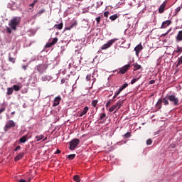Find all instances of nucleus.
Returning <instances> with one entry per match:
<instances>
[{
	"mask_svg": "<svg viewBox=\"0 0 182 182\" xmlns=\"http://www.w3.org/2000/svg\"><path fill=\"white\" fill-rule=\"evenodd\" d=\"M168 100L173 106H180V105H181L180 99H178L176 95H168Z\"/></svg>",
	"mask_w": 182,
	"mask_h": 182,
	"instance_id": "nucleus-1",
	"label": "nucleus"
},
{
	"mask_svg": "<svg viewBox=\"0 0 182 182\" xmlns=\"http://www.w3.org/2000/svg\"><path fill=\"white\" fill-rule=\"evenodd\" d=\"M20 22H21V19L18 17H15L11 20L9 25V26H11V29L15 31V30H16V26H18V25H19Z\"/></svg>",
	"mask_w": 182,
	"mask_h": 182,
	"instance_id": "nucleus-2",
	"label": "nucleus"
},
{
	"mask_svg": "<svg viewBox=\"0 0 182 182\" xmlns=\"http://www.w3.org/2000/svg\"><path fill=\"white\" fill-rule=\"evenodd\" d=\"M117 41H119V38H112V39L109 40L107 43L104 44L101 47L102 50L109 49V48H110V46H112V45H113V43H114V42H116Z\"/></svg>",
	"mask_w": 182,
	"mask_h": 182,
	"instance_id": "nucleus-3",
	"label": "nucleus"
},
{
	"mask_svg": "<svg viewBox=\"0 0 182 182\" xmlns=\"http://www.w3.org/2000/svg\"><path fill=\"white\" fill-rule=\"evenodd\" d=\"M80 143V140L79 139H74L70 142V150H75L79 144Z\"/></svg>",
	"mask_w": 182,
	"mask_h": 182,
	"instance_id": "nucleus-4",
	"label": "nucleus"
},
{
	"mask_svg": "<svg viewBox=\"0 0 182 182\" xmlns=\"http://www.w3.org/2000/svg\"><path fill=\"white\" fill-rule=\"evenodd\" d=\"M11 127H15V122L13 120H9L7 122L4 127L5 132H8Z\"/></svg>",
	"mask_w": 182,
	"mask_h": 182,
	"instance_id": "nucleus-5",
	"label": "nucleus"
},
{
	"mask_svg": "<svg viewBox=\"0 0 182 182\" xmlns=\"http://www.w3.org/2000/svg\"><path fill=\"white\" fill-rule=\"evenodd\" d=\"M46 69H48L46 64H40L37 66V70L39 73H43Z\"/></svg>",
	"mask_w": 182,
	"mask_h": 182,
	"instance_id": "nucleus-6",
	"label": "nucleus"
},
{
	"mask_svg": "<svg viewBox=\"0 0 182 182\" xmlns=\"http://www.w3.org/2000/svg\"><path fill=\"white\" fill-rule=\"evenodd\" d=\"M62 100V97L60 96H58L54 99V102L53 104V107H56V106H59L60 101Z\"/></svg>",
	"mask_w": 182,
	"mask_h": 182,
	"instance_id": "nucleus-7",
	"label": "nucleus"
},
{
	"mask_svg": "<svg viewBox=\"0 0 182 182\" xmlns=\"http://www.w3.org/2000/svg\"><path fill=\"white\" fill-rule=\"evenodd\" d=\"M129 69H130V64H127V65L123 66L120 69L119 73H122V75H124V73H126V72H127V70H129Z\"/></svg>",
	"mask_w": 182,
	"mask_h": 182,
	"instance_id": "nucleus-8",
	"label": "nucleus"
},
{
	"mask_svg": "<svg viewBox=\"0 0 182 182\" xmlns=\"http://www.w3.org/2000/svg\"><path fill=\"white\" fill-rule=\"evenodd\" d=\"M166 5H167V1H164L159 9V14H163L164 12V9H166Z\"/></svg>",
	"mask_w": 182,
	"mask_h": 182,
	"instance_id": "nucleus-9",
	"label": "nucleus"
},
{
	"mask_svg": "<svg viewBox=\"0 0 182 182\" xmlns=\"http://www.w3.org/2000/svg\"><path fill=\"white\" fill-rule=\"evenodd\" d=\"M75 26H77V21L76 20H74L70 26L65 27V31H70V29H73Z\"/></svg>",
	"mask_w": 182,
	"mask_h": 182,
	"instance_id": "nucleus-10",
	"label": "nucleus"
},
{
	"mask_svg": "<svg viewBox=\"0 0 182 182\" xmlns=\"http://www.w3.org/2000/svg\"><path fill=\"white\" fill-rule=\"evenodd\" d=\"M169 25H171V21L167 20L162 23L161 29H164V28H167V26H169Z\"/></svg>",
	"mask_w": 182,
	"mask_h": 182,
	"instance_id": "nucleus-11",
	"label": "nucleus"
},
{
	"mask_svg": "<svg viewBox=\"0 0 182 182\" xmlns=\"http://www.w3.org/2000/svg\"><path fill=\"white\" fill-rule=\"evenodd\" d=\"M134 50L136 52V55H139V53H140V51L143 50V46L141 44H139L135 47Z\"/></svg>",
	"mask_w": 182,
	"mask_h": 182,
	"instance_id": "nucleus-12",
	"label": "nucleus"
},
{
	"mask_svg": "<svg viewBox=\"0 0 182 182\" xmlns=\"http://www.w3.org/2000/svg\"><path fill=\"white\" fill-rule=\"evenodd\" d=\"M162 103H163V101L161 99H159L158 100V102H156V105H155V107L156 109V110H160V109H161L162 107Z\"/></svg>",
	"mask_w": 182,
	"mask_h": 182,
	"instance_id": "nucleus-13",
	"label": "nucleus"
},
{
	"mask_svg": "<svg viewBox=\"0 0 182 182\" xmlns=\"http://www.w3.org/2000/svg\"><path fill=\"white\" fill-rule=\"evenodd\" d=\"M176 42H181L182 41V31L178 32L177 36H176Z\"/></svg>",
	"mask_w": 182,
	"mask_h": 182,
	"instance_id": "nucleus-14",
	"label": "nucleus"
},
{
	"mask_svg": "<svg viewBox=\"0 0 182 182\" xmlns=\"http://www.w3.org/2000/svg\"><path fill=\"white\" fill-rule=\"evenodd\" d=\"M23 156H25V153L22 152L19 154L14 158V161H19V160H21Z\"/></svg>",
	"mask_w": 182,
	"mask_h": 182,
	"instance_id": "nucleus-15",
	"label": "nucleus"
},
{
	"mask_svg": "<svg viewBox=\"0 0 182 182\" xmlns=\"http://www.w3.org/2000/svg\"><path fill=\"white\" fill-rule=\"evenodd\" d=\"M88 110H89V107H84L83 110L80 113L79 117H82V116H85V114L87 113Z\"/></svg>",
	"mask_w": 182,
	"mask_h": 182,
	"instance_id": "nucleus-16",
	"label": "nucleus"
},
{
	"mask_svg": "<svg viewBox=\"0 0 182 182\" xmlns=\"http://www.w3.org/2000/svg\"><path fill=\"white\" fill-rule=\"evenodd\" d=\"M20 143H26L28 141V134L23 136L19 139Z\"/></svg>",
	"mask_w": 182,
	"mask_h": 182,
	"instance_id": "nucleus-17",
	"label": "nucleus"
},
{
	"mask_svg": "<svg viewBox=\"0 0 182 182\" xmlns=\"http://www.w3.org/2000/svg\"><path fill=\"white\" fill-rule=\"evenodd\" d=\"M44 12H45V9H43L40 10L36 15L33 16V19H36L38 16H41V15H42V14H44Z\"/></svg>",
	"mask_w": 182,
	"mask_h": 182,
	"instance_id": "nucleus-18",
	"label": "nucleus"
},
{
	"mask_svg": "<svg viewBox=\"0 0 182 182\" xmlns=\"http://www.w3.org/2000/svg\"><path fill=\"white\" fill-rule=\"evenodd\" d=\"M45 137V135L41 134V135H37L35 136V140L36 141H41V140H43Z\"/></svg>",
	"mask_w": 182,
	"mask_h": 182,
	"instance_id": "nucleus-19",
	"label": "nucleus"
},
{
	"mask_svg": "<svg viewBox=\"0 0 182 182\" xmlns=\"http://www.w3.org/2000/svg\"><path fill=\"white\" fill-rule=\"evenodd\" d=\"M162 103H164V106H168L170 105V102H168V97L162 98Z\"/></svg>",
	"mask_w": 182,
	"mask_h": 182,
	"instance_id": "nucleus-20",
	"label": "nucleus"
},
{
	"mask_svg": "<svg viewBox=\"0 0 182 182\" xmlns=\"http://www.w3.org/2000/svg\"><path fill=\"white\" fill-rule=\"evenodd\" d=\"M13 90H15V92H19L21 89H22V86L18 85H13Z\"/></svg>",
	"mask_w": 182,
	"mask_h": 182,
	"instance_id": "nucleus-21",
	"label": "nucleus"
},
{
	"mask_svg": "<svg viewBox=\"0 0 182 182\" xmlns=\"http://www.w3.org/2000/svg\"><path fill=\"white\" fill-rule=\"evenodd\" d=\"M134 71L139 70V69H141V65H139L137 63L133 64Z\"/></svg>",
	"mask_w": 182,
	"mask_h": 182,
	"instance_id": "nucleus-22",
	"label": "nucleus"
},
{
	"mask_svg": "<svg viewBox=\"0 0 182 182\" xmlns=\"http://www.w3.org/2000/svg\"><path fill=\"white\" fill-rule=\"evenodd\" d=\"M12 93H14V88L13 87L7 88L6 95L7 96H11V95H12Z\"/></svg>",
	"mask_w": 182,
	"mask_h": 182,
	"instance_id": "nucleus-23",
	"label": "nucleus"
},
{
	"mask_svg": "<svg viewBox=\"0 0 182 182\" xmlns=\"http://www.w3.org/2000/svg\"><path fill=\"white\" fill-rule=\"evenodd\" d=\"M54 28H55V29H58V30L63 29V23H60L59 24H55L54 26Z\"/></svg>",
	"mask_w": 182,
	"mask_h": 182,
	"instance_id": "nucleus-24",
	"label": "nucleus"
},
{
	"mask_svg": "<svg viewBox=\"0 0 182 182\" xmlns=\"http://www.w3.org/2000/svg\"><path fill=\"white\" fill-rule=\"evenodd\" d=\"M122 105H123V101H118L116 103L115 107H117V110H119V109H120V107H122Z\"/></svg>",
	"mask_w": 182,
	"mask_h": 182,
	"instance_id": "nucleus-25",
	"label": "nucleus"
},
{
	"mask_svg": "<svg viewBox=\"0 0 182 182\" xmlns=\"http://www.w3.org/2000/svg\"><path fill=\"white\" fill-rule=\"evenodd\" d=\"M122 105H123V101H118L116 103L115 107H117V110H119V109H120V107H122Z\"/></svg>",
	"mask_w": 182,
	"mask_h": 182,
	"instance_id": "nucleus-26",
	"label": "nucleus"
},
{
	"mask_svg": "<svg viewBox=\"0 0 182 182\" xmlns=\"http://www.w3.org/2000/svg\"><path fill=\"white\" fill-rule=\"evenodd\" d=\"M115 110V111H114ZM117 108L116 107V105H112L109 109V112H114V113H116L117 112Z\"/></svg>",
	"mask_w": 182,
	"mask_h": 182,
	"instance_id": "nucleus-27",
	"label": "nucleus"
},
{
	"mask_svg": "<svg viewBox=\"0 0 182 182\" xmlns=\"http://www.w3.org/2000/svg\"><path fill=\"white\" fill-rule=\"evenodd\" d=\"M9 62H11V63H15V60H16V58L12 57L11 55V53L9 54Z\"/></svg>",
	"mask_w": 182,
	"mask_h": 182,
	"instance_id": "nucleus-28",
	"label": "nucleus"
},
{
	"mask_svg": "<svg viewBox=\"0 0 182 182\" xmlns=\"http://www.w3.org/2000/svg\"><path fill=\"white\" fill-rule=\"evenodd\" d=\"M181 52H182V47L177 46V48L173 51V53H181Z\"/></svg>",
	"mask_w": 182,
	"mask_h": 182,
	"instance_id": "nucleus-29",
	"label": "nucleus"
},
{
	"mask_svg": "<svg viewBox=\"0 0 182 182\" xmlns=\"http://www.w3.org/2000/svg\"><path fill=\"white\" fill-rule=\"evenodd\" d=\"M117 18H119V16H117V14H114L112 15L109 17V19H111V21H116V19H117Z\"/></svg>",
	"mask_w": 182,
	"mask_h": 182,
	"instance_id": "nucleus-30",
	"label": "nucleus"
},
{
	"mask_svg": "<svg viewBox=\"0 0 182 182\" xmlns=\"http://www.w3.org/2000/svg\"><path fill=\"white\" fill-rule=\"evenodd\" d=\"M73 180L74 181H76V182H80V177H79L78 175H75L73 176Z\"/></svg>",
	"mask_w": 182,
	"mask_h": 182,
	"instance_id": "nucleus-31",
	"label": "nucleus"
},
{
	"mask_svg": "<svg viewBox=\"0 0 182 182\" xmlns=\"http://www.w3.org/2000/svg\"><path fill=\"white\" fill-rule=\"evenodd\" d=\"M103 5V1H100L97 2L96 9H98V8H100Z\"/></svg>",
	"mask_w": 182,
	"mask_h": 182,
	"instance_id": "nucleus-32",
	"label": "nucleus"
},
{
	"mask_svg": "<svg viewBox=\"0 0 182 182\" xmlns=\"http://www.w3.org/2000/svg\"><path fill=\"white\" fill-rule=\"evenodd\" d=\"M181 9H182V6H181L177 7V8L176 9V10H175V15H178V12H179L180 11H181Z\"/></svg>",
	"mask_w": 182,
	"mask_h": 182,
	"instance_id": "nucleus-33",
	"label": "nucleus"
},
{
	"mask_svg": "<svg viewBox=\"0 0 182 182\" xmlns=\"http://www.w3.org/2000/svg\"><path fill=\"white\" fill-rule=\"evenodd\" d=\"M75 157H76V154H75L68 155L69 160H73L75 159Z\"/></svg>",
	"mask_w": 182,
	"mask_h": 182,
	"instance_id": "nucleus-34",
	"label": "nucleus"
},
{
	"mask_svg": "<svg viewBox=\"0 0 182 182\" xmlns=\"http://www.w3.org/2000/svg\"><path fill=\"white\" fill-rule=\"evenodd\" d=\"M127 86H129V84L125 83V84L122 85V86L119 88V90H121V91H123L124 89H126V87H127Z\"/></svg>",
	"mask_w": 182,
	"mask_h": 182,
	"instance_id": "nucleus-35",
	"label": "nucleus"
},
{
	"mask_svg": "<svg viewBox=\"0 0 182 182\" xmlns=\"http://www.w3.org/2000/svg\"><path fill=\"white\" fill-rule=\"evenodd\" d=\"M132 136V134L130 132H127L124 135V139H129V137Z\"/></svg>",
	"mask_w": 182,
	"mask_h": 182,
	"instance_id": "nucleus-36",
	"label": "nucleus"
},
{
	"mask_svg": "<svg viewBox=\"0 0 182 182\" xmlns=\"http://www.w3.org/2000/svg\"><path fill=\"white\" fill-rule=\"evenodd\" d=\"M97 103H98V101L97 100H95L92 102V105L93 106V107H96V106H97Z\"/></svg>",
	"mask_w": 182,
	"mask_h": 182,
	"instance_id": "nucleus-37",
	"label": "nucleus"
},
{
	"mask_svg": "<svg viewBox=\"0 0 182 182\" xmlns=\"http://www.w3.org/2000/svg\"><path fill=\"white\" fill-rule=\"evenodd\" d=\"M180 65H182V56H181V57L178 59L177 66H180Z\"/></svg>",
	"mask_w": 182,
	"mask_h": 182,
	"instance_id": "nucleus-38",
	"label": "nucleus"
},
{
	"mask_svg": "<svg viewBox=\"0 0 182 182\" xmlns=\"http://www.w3.org/2000/svg\"><path fill=\"white\" fill-rule=\"evenodd\" d=\"M112 103H113V100H109L107 104H106V107L108 108L109 106H110V105H112Z\"/></svg>",
	"mask_w": 182,
	"mask_h": 182,
	"instance_id": "nucleus-39",
	"label": "nucleus"
},
{
	"mask_svg": "<svg viewBox=\"0 0 182 182\" xmlns=\"http://www.w3.org/2000/svg\"><path fill=\"white\" fill-rule=\"evenodd\" d=\"M140 79V77L138 78H134L132 81H131V85H134L135 82H137V80H139Z\"/></svg>",
	"mask_w": 182,
	"mask_h": 182,
	"instance_id": "nucleus-40",
	"label": "nucleus"
},
{
	"mask_svg": "<svg viewBox=\"0 0 182 182\" xmlns=\"http://www.w3.org/2000/svg\"><path fill=\"white\" fill-rule=\"evenodd\" d=\"M152 143H153V140H151V139H147L146 141L147 146H150Z\"/></svg>",
	"mask_w": 182,
	"mask_h": 182,
	"instance_id": "nucleus-41",
	"label": "nucleus"
},
{
	"mask_svg": "<svg viewBox=\"0 0 182 182\" xmlns=\"http://www.w3.org/2000/svg\"><path fill=\"white\" fill-rule=\"evenodd\" d=\"M52 46H53V44L52 43V42L47 43L46 45V48H52Z\"/></svg>",
	"mask_w": 182,
	"mask_h": 182,
	"instance_id": "nucleus-42",
	"label": "nucleus"
},
{
	"mask_svg": "<svg viewBox=\"0 0 182 182\" xmlns=\"http://www.w3.org/2000/svg\"><path fill=\"white\" fill-rule=\"evenodd\" d=\"M58 38H54L53 39V41H52L51 43H52L53 45H55V43H58Z\"/></svg>",
	"mask_w": 182,
	"mask_h": 182,
	"instance_id": "nucleus-43",
	"label": "nucleus"
},
{
	"mask_svg": "<svg viewBox=\"0 0 182 182\" xmlns=\"http://www.w3.org/2000/svg\"><path fill=\"white\" fill-rule=\"evenodd\" d=\"M122 90H120V88L118 90V91H117L115 93H114V95L115 96H119L120 95V93H122Z\"/></svg>",
	"mask_w": 182,
	"mask_h": 182,
	"instance_id": "nucleus-44",
	"label": "nucleus"
},
{
	"mask_svg": "<svg viewBox=\"0 0 182 182\" xmlns=\"http://www.w3.org/2000/svg\"><path fill=\"white\" fill-rule=\"evenodd\" d=\"M105 117H106V113L100 114V120H103Z\"/></svg>",
	"mask_w": 182,
	"mask_h": 182,
	"instance_id": "nucleus-45",
	"label": "nucleus"
},
{
	"mask_svg": "<svg viewBox=\"0 0 182 182\" xmlns=\"http://www.w3.org/2000/svg\"><path fill=\"white\" fill-rule=\"evenodd\" d=\"M102 19V17L99 16L95 18V21H97V23H100V21Z\"/></svg>",
	"mask_w": 182,
	"mask_h": 182,
	"instance_id": "nucleus-46",
	"label": "nucleus"
},
{
	"mask_svg": "<svg viewBox=\"0 0 182 182\" xmlns=\"http://www.w3.org/2000/svg\"><path fill=\"white\" fill-rule=\"evenodd\" d=\"M6 32H7V33H12V31L11 30V28L7 27L6 28Z\"/></svg>",
	"mask_w": 182,
	"mask_h": 182,
	"instance_id": "nucleus-47",
	"label": "nucleus"
},
{
	"mask_svg": "<svg viewBox=\"0 0 182 182\" xmlns=\"http://www.w3.org/2000/svg\"><path fill=\"white\" fill-rule=\"evenodd\" d=\"M90 77H92V75L90 74L87 75L86 80H87V81L90 80Z\"/></svg>",
	"mask_w": 182,
	"mask_h": 182,
	"instance_id": "nucleus-48",
	"label": "nucleus"
},
{
	"mask_svg": "<svg viewBox=\"0 0 182 182\" xmlns=\"http://www.w3.org/2000/svg\"><path fill=\"white\" fill-rule=\"evenodd\" d=\"M154 83H156V80H150V81L149 82V85H154Z\"/></svg>",
	"mask_w": 182,
	"mask_h": 182,
	"instance_id": "nucleus-49",
	"label": "nucleus"
},
{
	"mask_svg": "<svg viewBox=\"0 0 182 182\" xmlns=\"http://www.w3.org/2000/svg\"><path fill=\"white\" fill-rule=\"evenodd\" d=\"M109 11H105V13H104V16H105V18H108V16H109Z\"/></svg>",
	"mask_w": 182,
	"mask_h": 182,
	"instance_id": "nucleus-50",
	"label": "nucleus"
},
{
	"mask_svg": "<svg viewBox=\"0 0 182 182\" xmlns=\"http://www.w3.org/2000/svg\"><path fill=\"white\" fill-rule=\"evenodd\" d=\"M168 32H170V30H168L166 33H164L161 35L164 38V36H166V35H168Z\"/></svg>",
	"mask_w": 182,
	"mask_h": 182,
	"instance_id": "nucleus-51",
	"label": "nucleus"
},
{
	"mask_svg": "<svg viewBox=\"0 0 182 182\" xmlns=\"http://www.w3.org/2000/svg\"><path fill=\"white\" fill-rule=\"evenodd\" d=\"M17 150H21V146H17L14 149V151H16Z\"/></svg>",
	"mask_w": 182,
	"mask_h": 182,
	"instance_id": "nucleus-52",
	"label": "nucleus"
},
{
	"mask_svg": "<svg viewBox=\"0 0 182 182\" xmlns=\"http://www.w3.org/2000/svg\"><path fill=\"white\" fill-rule=\"evenodd\" d=\"M55 154H60V150L57 149L56 151L55 152Z\"/></svg>",
	"mask_w": 182,
	"mask_h": 182,
	"instance_id": "nucleus-53",
	"label": "nucleus"
},
{
	"mask_svg": "<svg viewBox=\"0 0 182 182\" xmlns=\"http://www.w3.org/2000/svg\"><path fill=\"white\" fill-rule=\"evenodd\" d=\"M2 112H5V107H2L0 109V114L2 113Z\"/></svg>",
	"mask_w": 182,
	"mask_h": 182,
	"instance_id": "nucleus-54",
	"label": "nucleus"
},
{
	"mask_svg": "<svg viewBox=\"0 0 182 182\" xmlns=\"http://www.w3.org/2000/svg\"><path fill=\"white\" fill-rule=\"evenodd\" d=\"M29 6H30L31 8H33V6H35V3L31 4L29 5Z\"/></svg>",
	"mask_w": 182,
	"mask_h": 182,
	"instance_id": "nucleus-55",
	"label": "nucleus"
},
{
	"mask_svg": "<svg viewBox=\"0 0 182 182\" xmlns=\"http://www.w3.org/2000/svg\"><path fill=\"white\" fill-rule=\"evenodd\" d=\"M26 68H28V65H23L22 68L23 69V70H26Z\"/></svg>",
	"mask_w": 182,
	"mask_h": 182,
	"instance_id": "nucleus-56",
	"label": "nucleus"
},
{
	"mask_svg": "<svg viewBox=\"0 0 182 182\" xmlns=\"http://www.w3.org/2000/svg\"><path fill=\"white\" fill-rule=\"evenodd\" d=\"M65 82H66V80H65V78L61 80V84L63 85V83H65Z\"/></svg>",
	"mask_w": 182,
	"mask_h": 182,
	"instance_id": "nucleus-57",
	"label": "nucleus"
},
{
	"mask_svg": "<svg viewBox=\"0 0 182 182\" xmlns=\"http://www.w3.org/2000/svg\"><path fill=\"white\" fill-rule=\"evenodd\" d=\"M117 97V95H115V94H114V97H113V99H112V100H113V102H115V99H116V97Z\"/></svg>",
	"mask_w": 182,
	"mask_h": 182,
	"instance_id": "nucleus-58",
	"label": "nucleus"
},
{
	"mask_svg": "<svg viewBox=\"0 0 182 182\" xmlns=\"http://www.w3.org/2000/svg\"><path fill=\"white\" fill-rule=\"evenodd\" d=\"M46 140H48V137L46 136L43 139V141H46Z\"/></svg>",
	"mask_w": 182,
	"mask_h": 182,
	"instance_id": "nucleus-59",
	"label": "nucleus"
},
{
	"mask_svg": "<svg viewBox=\"0 0 182 182\" xmlns=\"http://www.w3.org/2000/svg\"><path fill=\"white\" fill-rule=\"evenodd\" d=\"M36 2H38V0H34L33 4H34V5L36 4Z\"/></svg>",
	"mask_w": 182,
	"mask_h": 182,
	"instance_id": "nucleus-60",
	"label": "nucleus"
},
{
	"mask_svg": "<svg viewBox=\"0 0 182 182\" xmlns=\"http://www.w3.org/2000/svg\"><path fill=\"white\" fill-rule=\"evenodd\" d=\"M45 79H46V77H42V80H46Z\"/></svg>",
	"mask_w": 182,
	"mask_h": 182,
	"instance_id": "nucleus-61",
	"label": "nucleus"
},
{
	"mask_svg": "<svg viewBox=\"0 0 182 182\" xmlns=\"http://www.w3.org/2000/svg\"><path fill=\"white\" fill-rule=\"evenodd\" d=\"M11 114H15V111L12 112Z\"/></svg>",
	"mask_w": 182,
	"mask_h": 182,
	"instance_id": "nucleus-62",
	"label": "nucleus"
},
{
	"mask_svg": "<svg viewBox=\"0 0 182 182\" xmlns=\"http://www.w3.org/2000/svg\"><path fill=\"white\" fill-rule=\"evenodd\" d=\"M172 147H173V148L176 147V145L173 144Z\"/></svg>",
	"mask_w": 182,
	"mask_h": 182,
	"instance_id": "nucleus-63",
	"label": "nucleus"
}]
</instances>
